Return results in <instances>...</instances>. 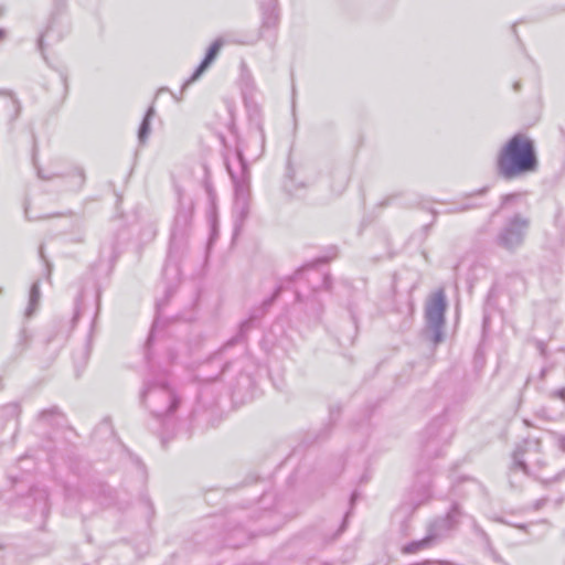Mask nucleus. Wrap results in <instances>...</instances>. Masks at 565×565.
I'll return each instance as SVG.
<instances>
[{
	"label": "nucleus",
	"mask_w": 565,
	"mask_h": 565,
	"mask_svg": "<svg viewBox=\"0 0 565 565\" xmlns=\"http://www.w3.org/2000/svg\"><path fill=\"white\" fill-rule=\"evenodd\" d=\"M2 35H3V31L0 30V39L2 38Z\"/></svg>",
	"instance_id": "24"
},
{
	"label": "nucleus",
	"mask_w": 565,
	"mask_h": 565,
	"mask_svg": "<svg viewBox=\"0 0 565 565\" xmlns=\"http://www.w3.org/2000/svg\"><path fill=\"white\" fill-rule=\"evenodd\" d=\"M436 543V534H430L427 531V534L424 539L418 541H413L402 547V553L404 554H415L419 551H424L430 548Z\"/></svg>",
	"instance_id": "9"
},
{
	"label": "nucleus",
	"mask_w": 565,
	"mask_h": 565,
	"mask_svg": "<svg viewBox=\"0 0 565 565\" xmlns=\"http://www.w3.org/2000/svg\"><path fill=\"white\" fill-rule=\"evenodd\" d=\"M56 6L60 8V7H63L64 6V0H54Z\"/></svg>",
	"instance_id": "21"
},
{
	"label": "nucleus",
	"mask_w": 565,
	"mask_h": 565,
	"mask_svg": "<svg viewBox=\"0 0 565 565\" xmlns=\"http://www.w3.org/2000/svg\"><path fill=\"white\" fill-rule=\"evenodd\" d=\"M40 298H41V292H40L39 284L34 282L30 290L29 305H28V308L24 313L26 318L32 317L33 313L36 311V309L39 307Z\"/></svg>",
	"instance_id": "10"
},
{
	"label": "nucleus",
	"mask_w": 565,
	"mask_h": 565,
	"mask_svg": "<svg viewBox=\"0 0 565 565\" xmlns=\"http://www.w3.org/2000/svg\"><path fill=\"white\" fill-rule=\"evenodd\" d=\"M65 323H62V321H53L52 328L53 329H62Z\"/></svg>",
	"instance_id": "18"
},
{
	"label": "nucleus",
	"mask_w": 565,
	"mask_h": 565,
	"mask_svg": "<svg viewBox=\"0 0 565 565\" xmlns=\"http://www.w3.org/2000/svg\"><path fill=\"white\" fill-rule=\"evenodd\" d=\"M224 45V41L222 39H216L209 47L207 53L202 61V63L199 65V67L195 70L193 75L185 82L184 86L190 85L191 83L195 82L203 72L211 65V63L215 60L220 50Z\"/></svg>",
	"instance_id": "8"
},
{
	"label": "nucleus",
	"mask_w": 565,
	"mask_h": 565,
	"mask_svg": "<svg viewBox=\"0 0 565 565\" xmlns=\"http://www.w3.org/2000/svg\"><path fill=\"white\" fill-rule=\"evenodd\" d=\"M189 218H190V210H184V211L178 212V214L175 216V222L183 223L185 225L189 222Z\"/></svg>",
	"instance_id": "12"
},
{
	"label": "nucleus",
	"mask_w": 565,
	"mask_h": 565,
	"mask_svg": "<svg viewBox=\"0 0 565 565\" xmlns=\"http://www.w3.org/2000/svg\"><path fill=\"white\" fill-rule=\"evenodd\" d=\"M142 399L157 416L172 414L179 404L174 392L167 385L150 386L143 392Z\"/></svg>",
	"instance_id": "4"
},
{
	"label": "nucleus",
	"mask_w": 565,
	"mask_h": 565,
	"mask_svg": "<svg viewBox=\"0 0 565 565\" xmlns=\"http://www.w3.org/2000/svg\"><path fill=\"white\" fill-rule=\"evenodd\" d=\"M153 115H154V109H153V107H150L147 110L145 118L140 125L139 131H138V138L141 143H143L149 137L150 119L153 117Z\"/></svg>",
	"instance_id": "11"
},
{
	"label": "nucleus",
	"mask_w": 565,
	"mask_h": 565,
	"mask_svg": "<svg viewBox=\"0 0 565 565\" xmlns=\"http://www.w3.org/2000/svg\"><path fill=\"white\" fill-rule=\"evenodd\" d=\"M157 326H158V323L156 322V323H154V326H153V330H152V332H151V334H150V339H149V340H152V338H153V332H154V330L157 329Z\"/></svg>",
	"instance_id": "22"
},
{
	"label": "nucleus",
	"mask_w": 565,
	"mask_h": 565,
	"mask_svg": "<svg viewBox=\"0 0 565 565\" xmlns=\"http://www.w3.org/2000/svg\"><path fill=\"white\" fill-rule=\"evenodd\" d=\"M9 104L10 106L12 107L13 111H14V116H18L19 111H20V104H19V100L17 98H14L11 94H9Z\"/></svg>",
	"instance_id": "13"
},
{
	"label": "nucleus",
	"mask_w": 565,
	"mask_h": 565,
	"mask_svg": "<svg viewBox=\"0 0 565 565\" xmlns=\"http://www.w3.org/2000/svg\"><path fill=\"white\" fill-rule=\"evenodd\" d=\"M447 300L444 289L433 292L425 303L426 332L434 344L444 340Z\"/></svg>",
	"instance_id": "3"
},
{
	"label": "nucleus",
	"mask_w": 565,
	"mask_h": 565,
	"mask_svg": "<svg viewBox=\"0 0 565 565\" xmlns=\"http://www.w3.org/2000/svg\"><path fill=\"white\" fill-rule=\"evenodd\" d=\"M459 511L456 507H454L446 516L438 518L434 522H431L427 531L433 534H436V542L441 537L446 536L448 532H450L456 524L458 523Z\"/></svg>",
	"instance_id": "7"
},
{
	"label": "nucleus",
	"mask_w": 565,
	"mask_h": 565,
	"mask_svg": "<svg viewBox=\"0 0 565 565\" xmlns=\"http://www.w3.org/2000/svg\"><path fill=\"white\" fill-rule=\"evenodd\" d=\"M250 323H252V320H246V321H244V322L241 324V332L246 331V330L249 328Z\"/></svg>",
	"instance_id": "17"
},
{
	"label": "nucleus",
	"mask_w": 565,
	"mask_h": 565,
	"mask_svg": "<svg viewBox=\"0 0 565 565\" xmlns=\"http://www.w3.org/2000/svg\"><path fill=\"white\" fill-rule=\"evenodd\" d=\"M529 222L526 218L515 215L501 230L498 244L507 249L520 246L524 239Z\"/></svg>",
	"instance_id": "5"
},
{
	"label": "nucleus",
	"mask_w": 565,
	"mask_h": 565,
	"mask_svg": "<svg viewBox=\"0 0 565 565\" xmlns=\"http://www.w3.org/2000/svg\"><path fill=\"white\" fill-rule=\"evenodd\" d=\"M550 396L552 398H559L565 404V387L553 391Z\"/></svg>",
	"instance_id": "14"
},
{
	"label": "nucleus",
	"mask_w": 565,
	"mask_h": 565,
	"mask_svg": "<svg viewBox=\"0 0 565 565\" xmlns=\"http://www.w3.org/2000/svg\"><path fill=\"white\" fill-rule=\"evenodd\" d=\"M554 439L556 440L558 448L562 451H565V437L564 436H555Z\"/></svg>",
	"instance_id": "15"
},
{
	"label": "nucleus",
	"mask_w": 565,
	"mask_h": 565,
	"mask_svg": "<svg viewBox=\"0 0 565 565\" xmlns=\"http://www.w3.org/2000/svg\"><path fill=\"white\" fill-rule=\"evenodd\" d=\"M537 166L533 141L521 134L512 137L500 149L495 160L497 172L505 180L535 172Z\"/></svg>",
	"instance_id": "2"
},
{
	"label": "nucleus",
	"mask_w": 565,
	"mask_h": 565,
	"mask_svg": "<svg viewBox=\"0 0 565 565\" xmlns=\"http://www.w3.org/2000/svg\"><path fill=\"white\" fill-rule=\"evenodd\" d=\"M50 32L51 30H47L45 31L44 33L41 34L40 39H39V44L42 46L45 39H47L50 36Z\"/></svg>",
	"instance_id": "16"
},
{
	"label": "nucleus",
	"mask_w": 565,
	"mask_h": 565,
	"mask_svg": "<svg viewBox=\"0 0 565 565\" xmlns=\"http://www.w3.org/2000/svg\"><path fill=\"white\" fill-rule=\"evenodd\" d=\"M541 441L540 439L530 438L524 440L513 455L514 465L524 471L529 463L541 466L543 463L540 458Z\"/></svg>",
	"instance_id": "6"
},
{
	"label": "nucleus",
	"mask_w": 565,
	"mask_h": 565,
	"mask_svg": "<svg viewBox=\"0 0 565 565\" xmlns=\"http://www.w3.org/2000/svg\"><path fill=\"white\" fill-rule=\"evenodd\" d=\"M250 142L254 143V147L249 145V142L244 143L237 150V157L239 161V171L234 172L231 166H227L228 172L232 177L234 188H235V201L233 207V216L235 220V232L241 231L245 220L249 215L250 210V189H249V171L247 169L246 159L256 160L264 152V132L263 130H258L256 134L250 136Z\"/></svg>",
	"instance_id": "1"
},
{
	"label": "nucleus",
	"mask_w": 565,
	"mask_h": 565,
	"mask_svg": "<svg viewBox=\"0 0 565 565\" xmlns=\"http://www.w3.org/2000/svg\"><path fill=\"white\" fill-rule=\"evenodd\" d=\"M426 565H450V564L446 563V562H430V561H426Z\"/></svg>",
	"instance_id": "19"
},
{
	"label": "nucleus",
	"mask_w": 565,
	"mask_h": 565,
	"mask_svg": "<svg viewBox=\"0 0 565 565\" xmlns=\"http://www.w3.org/2000/svg\"><path fill=\"white\" fill-rule=\"evenodd\" d=\"M547 371H548L547 367H544V369L541 370V372H540V379L541 380H544L546 377Z\"/></svg>",
	"instance_id": "20"
},
{
	"label": "nucleus",
	"mask_w": 565,
	"mask_h": 565,
	"mask_svg": "<svg viewBox=\"0 0 565 565\" xmlns=\"http://www.w3.org/2000/svg\"><path fill=\"white\" fill-rule=\"evenodd\" d=\"M237 339H238V338H235L234 340H232V341L227 342V345L230 347V345L232 344V342L237 341Z\"/></svg>",
	"instance_id": "23"
}]
</instances>
